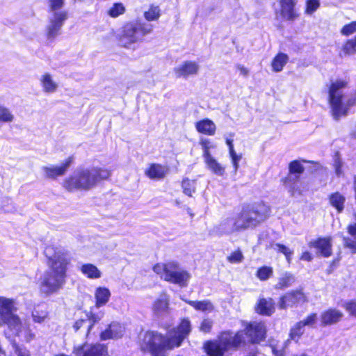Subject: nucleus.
Masks as SVG:
<instances>
[{
  "label": "nucleus",
  "instance_id": "obj_41",
  "mask_svg": "<svg viewBox=\"0 0 356 356\" xmlns=\"http://www.w3.org/2000/svg\"><path fill=\"white\" fill-rule=\"evenodd\" d=\"M196 183L194 180H190L188 179H183L181 186L183 188V193L191 197L193 193L195 191Z\"/></svg>",
  "mask_w": 356,
  "mask_h": 356
},
{
  "label": "nucleus",
  "instance_id": "obj_26",
  "mask_svg": "<svg viewBox=\"0 0 356 356\" xmlns=\"http://www.w3.org/2000/svg\"><path fill=\"white\" fill-rule=\"evenodd\" d=\"M199 65L193 61L184 62L179 67V76L187 78L195 75L199 70Z\"/></svg>",
  "mask_w": 356,
  "mask_h": 356
},
{
  "label": "nucleus",
  "instance_id": "obj_63",
  "mask_svg": "<svg viewBox=\"0 0 356 356\" xmlns=\"http://www.w3.org/2000/svg\"><path fill=\"white\" fill-rule=\"evenodd\" d=\"M34 338V334L29 331V334L26 335V339L28 341L33 339Z\"/></svg>",
  "mask_w": 356,
  "mask_h": 356
},
{
  "label": "nucleus",
  "instance_id": "obj_25",
  "mask_svg": "<svg viewBox=\"0 0 356 356\" xmlns=\"http://www.w3.org/2000/svg\"><path fill=\"white\" fill-rule=\"evenodd\" d=\"M256 311L259 314L270 316L275 311L274 302L273 299H259L256 307Z\"/></svg>",
  "mask_w": 356,
  "mask_h": 356
},
{
  "label": "nucleus",
  "instance_id": "obj_8",
  "mask_svg": "<svg viewBox=\"0 0 356 356\" xmlns=\"http://www.w3.org/2000/svg\"><path fill=\"white\" fill-rule=\"evenodd\" d=\"M67 18V12H48L45 34L49 41H53L60 35L62 28Z\"/></svg>",
  "mask_w": 356,
  "mask_h": 356
},
{
  "label": "nucleus",
  "instance_id": "obj_19",
  "mask_svg": "<svg viewBox=\"0 0 356 356\" xmlns=\"http://www.w3.org/2000/svg\"><path fill=\"white\" fill-rule=\"evenodd\" d=\"M124 327L116 322L111 323L108 327L101 333L102 340H107L121 337L123 335Z\"/></svg>",
  "mask_w": 356,
  "mask_h": 356
},
{
  "label": "nucleus",
  "instance_id": "obj_57",
  "mask_svg": "<svg viewBox=\"0 0 356 356\" xmlns=\"http://www.w3.org/2000/svg\"><path fill=\"white\" fill-rule=\"evenodd\" d=\"M238 71L240 72V74L244 77H247L249 75V70L245 66L238 64L236 66Z\"/></svg>",
  "mask_w": 356,
  "mask_h": 356
},
{
  "label": "nucleus",
  "instance_id": "obj_59",
  "mask_svg": "<svg viewBox=\"0 0 356 356\" xmlns=\"http://www.w3.org/2000/svg\"><path fill=\"white\" fill-rule=\"evenodd\" d=\"M334 166L336 174L338 176H340L342 173V170H341L342 163L339 159H335Z\"/></svg>",
  "mask_w": 356,
  "mask_h": 356
},
{
  "label": "nucleus",
  "instance_id": "obj_14",
  "mask_svg": "<svg viewBox=\"0 0 356 356\" xmlns=\"http://www.w3.org/2000/svg\"><path fill=\"white\" fill-rule=\"evenodd\" d=\"M153 312L158 318H163L170 314L169 298L165 294L161 295L153 304Z\"/></svg>",
  "mask_w": 356,
  "mask_h": 356
},
{
  "label": "nucleus",
  "instance_id": "obj_34",
  "mask_svg": "<svg viewBox=\"0 0 356 356\" xmlns=\"http://www.w3.org/2000/svg\"><path fill=\"white\" fill-rule=\"evenodd\" d=\"M15 119L13 111L5 105L0 104V124L12 123Z\"/></svg>",
  "mask_w": 356,
  "mask_h": 356
},
{
  "label": "nucleus",
  "instance_id": "obj_40",
  "mask_svg": "<svg viewBox=\"0 0 356 356\" xmlns=\"http://www.w3.org/2000/svg\"><path fill=\"white\" fill-rule=\"evenodd\" d=\"M273 274V268L270 266H264L257 270L256 275L257 278L261 281H266L271 277Z\"/></svg>",
  "mask_w": 356,
  "mask_h": 356
},
{
  "label": "nucleus",
  "instance_id": "obj_10",
  "mask_svg": "<svg viewBox=\"0 0 356 356\" xmlns=\"http://www.w3.org/2000/svg\"><path fill=\"white\" fill-rule=\"evenodd\" d=\"M296 5L297 0H279L275 9L277 18L286 21L296 20L299 17Z\"/></svg>",
  "mask_w": 356,
  "mask_h": 356
},
{
  "label": "nucleus",
  "instance_id": "obj_51",
  "mask_svg": "<svg viewBox=\"0 0 356 356\" xmlns=\"http://www.w3.org/2000/svg\"><path fill=\"white\" fill-rule=\"evenodd\" d=\"M191 278V275L185 270H179V287L185 286Z\"/></svg>",
  "mask_w": 356,
  "mask_h": 356
},
{
  "label": "nucleus",
  "instance_id": "obj_28",
  "mask_svg": "<svg viewBox=\"0 0 356 356\" xmlns=\"http://www.w3.org/2000/svg\"><path fill=\"white\" fill-rule=\"evenodd\" d=\"M40 83L42 90L46 93H54L58 88V84L52 79L49 73H46L41 76Z\"/></svg>",
  "mask_w": 356,
  "mask_h": 356
},
{
  "label": "nucleus",
  "instance_id": "obj_29",
  "mask_svg": "<svg viewBox=\"0 0 356 356\" xmlns=\"http://www.w3.org/2000/svg\"><path fill=\"white\" fill-rule=\"evenodd\" d=\"M295 282V277L293 274L285 272L279 278L277 283L275 285V289L283 290L290 287Z\"/></svg>",
  "mask_w": 356,
  "mask_h": 356
},
{
  "label": "nucleus",
  "instance_id": "obj_38",
  "mask_svg": "<svg viewBox=\"0 0 356 356\" xmlns=\"http://www.w3.org/2000/svg\"><path fill=\"white\" fill-rule=\"evenodd\" d=\"M270 248L275 251L283 254L285 256L288 263H291V256L293 252L288 247L281 243H273L270 245Z\"/></svg>",
  "mask_w": 356,
  "mask_h": 356
},
{
  "label": "nucleus",
  "instance_id": "obj_18",
  "mask_svg": "<svg viewBox=\"0 0 356 356\" xmlns=\"http://www.w3.org/2000/svg\"><path fill=\"white\" fill-rule=\"evenodd\" d=\"M168 173V168L158 163H152L145 170V174L151 179H162Z\"/></svg>",
  "mask_w": 356,
  "mask_h": 356
},
{
  "label": "nucleus",
  "instance_id": "obj_6",
  "mask_svg": "<svg viewBox=\"0 0 356 356\" xmlns=\"http://www.w3.org/2000/svg\"><path fill=\"white\" fill-rule=\"evenodd\" d=\"M244 342L242 332H238L234 335L229 332L222 333L218 340L208 341L204 344V348L209 356H223L229 348H237Z\"/></svg>",
  "mask_w": 356,
  "mask_h": 356
},
{
  "label": "nucleus",
  "instance_id": "obj_9",
  "mask_svg": "<svg viewBox=\"0 0 356 356\" xmlns=\"http://www.w3.org/2000/svg\"><path fill=\"white\" fill-rule=\"evenodd\" d=\"M153 270L161 279L170 283H178V264L177 261L156 264L153 267Z\"/></svg>",
  "mask_w": 356,
  "mask_h": 356
},
{
  "label": "nucleus",
  "instance_id": "obj_24",
  "mask_svg": "<svg viewBox=\"0 0 356 356\" xmlns=\"http://www.w3.org/2000/svg\"><path fill=\"white\" fill-rule=\"evenodd\" d=\"M95 308L105 305L109 300L111 292L106 287H97L95 291Z\"/></svg>",
  "mask_w": 356,
  "mask_h": 356
},
{
  "label": "nucleus",
  "instance_id": "obj_7",
  "mask_svg": "<svg viewBox=\"0 0 356 356\" xmlns=\"http://www.w3.org/2000/svg\"><path fill=\"white\" fill-rule=\"evenodd\" d=\"M152 24L141 22H131L125 24L122 28L120 42L121 44L129 48L134 43L143 40V37L152 32Z\"/></svg>",
  "mask_w": 356,
  "mask_h": 356
},
{
  "label": "nucleus",
  "instance_id": "obj_61",
  "mask_svg": "<svg viewBox=\"0 0 356 356\" xmlns=\"http://www.w3.org/2000/svg\"><path fill=\"white\" fill-rule=\"evenodd\" d=\"M229 153L231 159L238 155L235 152L234 147H230V148L229 149Z\"/></svg>",
  "mask_w": 356,
  "mask_h": 356
},
{
  "label": "nucleus",
  "instance_id": "obj_30",
  "mask_svg": "<svg viewBox=\"0 0 356 356\" xmlns=\"http://www.w3.org/2000/svg\"><path fill=\"white\" fill-rule=\"evenodd\" d=\"M104 316V312L102 310L97 312H94V308L92 307L90 311L86 314V318L89 325H87V334L91 330L92 326L99 323Z\"/></svg>",
  "mask_w": 356,
  "mask_h": 356
},
{
  "label": "nucleus",
  "instance_id": "obj_37",
  "mask_svg": "<svg viewBox=\"0 0 356 356\" xmlns=\"http://www.w3.org/2000/svg\"><path fill=\"white\" fill-rule=\"evenodd\" d=\"M305 168L300 161L295 160L289 164V174L287 175L299 176L304 172Z\"/></svg>",
  "mask_w": 356,
  "mask_h": 356
},
{
  "label": "nucleus",
  "instance_id": "obj_17",
  "mask_svg": "<svg viewBox=\"0 0 356 356\" xmlns=\"http://www.w3.org/2000/svg\"><path fill=\"white\" fill-rule=\"evenodd\" d=\"M309 248H316L324 257H328L332 254L331 238H319L316 241L309 243Z\"/></svg>",
  "mask_w": 356,
  "mask_h": 356
},
{
  "label": "nucleus",
  "instance_id": "obj_55",
  "mask_svg": "<svg viewBox=\"0 0 356 356\" xmlns=\"http://www.w3.org/2000/svg\"><path fill=\"white\" fill-rule=\"evenodd\" d=\"M346 308L351 315L356 316V300L346 303Z\"/></svg>",
  "mask_w": 356,
  "mask_h": 356
},
{
  "label": "nucleus",
  "instance_id": "obj_20",
  "mask_svg": "<svg viewBox=\"0 0 356 356\" xmlns=\"http://www.w3.org/2000/svg\"><path fill=\"white\" fill-rule=\"evenodd\" d=\"M16 303L13 299L0 297V317L7 318L17 312Z\"/></svg>",
  "mask_w": 356,
  "mask_h": 356
},
{
  "label": "nucleus",
  "instance_id": "obj_12",
  "mask_svg": "<svg viewBox=\"0 0 356 356\" xmlns=\"http://www.w3.org/2000/svg\"><path fill=\"white\" fill-rule=\"evenodd\" d=\"M306 301L307 298L302 290H294L286 293L280 298L278 307L280 309H285L289 307L304 303Z\"/></svg>",
  "mask_w": 356,
  "mask_h": 356
},
{
  "label": "nucleus",
  "instance_id": "obj_11",
  "mask_svg": "<svg viewBox=\"0 0 356 356\" xmlns=\"http://www.w3.org/2000/svg\"><path fill=\"white\" fill-rule=\"evenodd\" d=\"M73 354L74 356H109L107 347L101 343H86L74 346Z\"/></svg>",
  "mask_w": 356,
  "mask_h": 356
},
{
  "label": "nucleus",
  "instance_id": "obj_58",
  "mask_svg": "<svg viewBox=\"0 0 356 356\" xmlns=\"http://www.w3.org/2000/svg\"><path fill=\"white\" fill-rule=\"evenodd\" d=\"M242 158V155L241 154H238L235 157H233L231 159L232 160V165H233V167H234V172H236L238 169V167H239V161H241Z\"/></svg>",
  "mask_w": 356,
  "mask_h": 356
},
{
  "label": "nucleus",
  "instance_id": "obj_60",
  "mask_svg": "<svg viewBox=\"0 0 356 356\" xmlns=\"http://www.w3.org/2000/svg\"><path fill=\"white\" fill-rule=\"evenodd\" d=\"M300 259L304 260V261H310L312 259V256L309 252L305 251V252H302V254L300 257Z\"/></svg>",
  "mask_w": 356,
  "mask_h": 356
},
{
  "label": "nucleus",
  "instance_id": "obj_32",
  "mask_svg": "<svg viewBox=\"0 0 356 356\" xmlns=\"http://www.w3.org/2000/svg\"><path fill=\"white\" fill-rule=\"evenodd\" d=\"M356 54V35L347 40L341 47V56H348Z\"/></svg>",
  "mask_w": 356,
  "mask_h": 356
},
{
  "label": "nucleus",
  "instance_id": "obj_46",
  "mask_svg": "<svg viewBox=\"0 0 356 356\" xmlns=\"http://www.w3.org/2000/svg\"><path fill=\"white\" fill-rule=\"evenodd\" d=\"M124 7L122 3H116L108 10V15L112 17H117L124 13Z\"/></svg>",
  "mask_w": 356,
  "mask_h": 356
},
{
  "label": "nucleus",
  "instance_id": "obj_43",
  "mask_svg": "<svg viewBox=\"0 0 356 356\" xmlns=\"http://www.w3.org/2000/svg\"><path fill=\"white\" fill-rule=\"evenodd\" d=\"M144 16L147 21L158 19L160 17V9L159 6H151L149 10L145 12Z\"/></svg>",
  "mask_w": 356,
  "mask_h": 356
},
{
  "label": "nucleus",
  "instance_id": "obj_54",
  "mask_svg": "<svg viewBox=\"0 0 356 356\" xmlns=\"http://www.w3.org/2000/svg\"><path fill=\"white\" fill-rule=\"evenodd\" d=\"M87 325H89L87 318L79 319L75 322L74 329L75 331H78L81 327H85L87 330Z\"/></svg>",
  "mask_w": 356,
  "mask_h": 356
},
{
  "label": "nucleus",
  "instance_id": "obj_31",
  "mask_svg": "<svg viewBox=\"0 0 356 356\" xmlns=\"http://www.w3.org/2000/svg\"><path fill=\"white\" fill-rule=\"evenodd\" d=\"M81 272L90 279H98L101 277L100 270L93 264H83L80 268Z\"/></svg>",
  "mask_w": 356,
  "mask_h": 356
},
{
  "label": "nucleus",
  "instance_id": "obj_35",
  "mask_svg": "<svg viewBox=\"0 0 356 356\" xmlns=\"http://www.w3.org/2000/svg\"><path fill=\"white\" fill-rule=\"evenodd\" d=\"M200 145L202 149L203 159L211 156L210 150L216 147V145L210 139L205 138H200Z\"/></svg>",
  "mask_w": 356,
  "mask_h": 356
},
{
  "label": "nucleus",
  "instance_id": "obj_33",
  "mask_svg": "<svg viewBox=\"0 0 356 356\" xmlns=\"http://www.w3.org/2000/svg\"><path fill=\"white\" fill-rule=\"evenodd\" d=\"M289 57L284 53H279L272 60L271 66L275 72H281L288 63Z\"/></svg>",
  "mask_w": 356,
  "mask_h": 356
},
{
  "label": "nucleus",
  "instance_id": "obj_56",
  "mask_svg": "<svg viewBox=\"0 0 356 356\" xmlns=\"http://www.w3.org/2000/svg\"><path fill=\"white\" fill-rule=\"evenodd\" d=\"M13 347L17 356H30L29 350L26 348H19L15 343L13 344Z\"/></svg>",
  "mask_w": 356,
  "mask_h": 356
},
{
  "label": "nucleus",
  "instance_id": "obj_50",
  "mask_svg": "<svg viewBox=\"0 0 356 356\" xmlns=\"http://www.w3.org/2000/svg\"><path fill=\"white\" fill-rule=\"evenodd\" d=\"M244 257L241 250H236L227 257V261L232 264L240 263L243 261Z\"/></svg>",
  "mask_w": 356,
  "mask_h": 356
},
{
  "label": "nucleus",
  "instance_id": "obj_49",
  "mask_svg": "<svg viewBox=\"0 0 356 356\" xmlns=\"http://www.w3.org/2000/svg\"><path fill=\"white\" fill-rule=\"evenodd\" d=\"M320 6L318 0H307L305 13L308 15L313 14Z\"/></svg>",
  "mask_w": 356,
  "mask_h": 356
},
{
  "label": "nucleus",
  "instance_id": "obj_47",
  "mask_svg": "<svg viewBox=\"0 0 356 356\" xmlns=\"http://www.w3.org/2000/svg\"><path fill=\"white\" fill-rule=\"evenodd\" d=\"M340 33L342 35L349 36L356 33V21L351 22L345 24L341 29Z\"/></svg>",
  "mask_w": 356,
  "mask_h": 356
},
{
  "label": "nucleus",
  "instance_id": "obj_64",
  "mask_svg": "<svg viewBox=\"0 0 356 356\" xmlns=\"http://www.w3.org/2000/svg\"><path fill=\"white\" fill-rule=\"evenodd\" d=\"M273 353L275 355V356H282V353H280L277 350H276L275 348H273Z\"/></svg>",
  "mask_w": 356,
  "mask_h": 356
},
{
  "label": "nucleus",
  "instance_id": "obj_53",
  "mask_svg": "<svg viewBox=\"0 0 356 356\" xmlns=\"http://www.w3.org/2000/svg\"><path fill=\"white\" fill-rule=\"evenodd\" d=\"M317 315L316 314H312L309 315L305 319L300 321V323H303V326H312L316 321Z\"/></svg>",
  "mask_w": 356,
  "mask_h": 356
},
{
  "label": "nucleus",
  "instance_id": "obj_62",
  "mask_svg": "<svg viewBox=\"0 0 356 356\" xmlns=\"http://www.w3.org/2000/svg\"><path fill=\"white\" fill-rule=\"evenodd\" d=\"M226 143L228 145L229 149L230 148V147H234L232 139L226 138Z\"/></svg>",
  "mask_w": 356,
  "mask_h": 356
},
{
  "label": "nucleus",
  "instance_id": "obj_13",
  "mask_svg": "<svg viewBox=\"0 0 356 356\" xmlns=\"http://www.w3.org/2000/svg\"><path fill=\"white\" fill-rule=\"evenodd\" d=\"M245 330L248 341L251 343H258L265 339L266 330L261 322L248 323Z\"/></svg>",
  "mask_w": 356,
  "mask_h": 356
},
{
  "label": "nucleus",
  "instance_id": "obj_16",
  "mask_svg": "<svg viewBox=\"0 0 356 356\" xmlns=\"http://www.w3.org/2000/svg\"><path fill=\"white\" fill-rule=\"evenodd\" d=\"M72 161V158L69 157L64 163L60 166H43L42 170L44 172L46 177L54 179L56 177L61 176L65 173L67 168Z\"/></svg>",
  "mask_w": 356,
  "mask_h": 356
},
{
  "label": "nucleus",
  "instance_id": "obj_23",
  "mask_svg": "<svg viewBox=\"0 0 356 356\" xmlns=\"http://www.w3.org/2000/svg\"><path fill=\"white\" fill-rule=\"evenodd\" d=\"M195 128L199 133L208 136H213L216 130L215 123L209 119H204L197 122Z\"/></svg>",
  "mask_w": 356,
  "mask_h": 356
},
{
  "label": "nucleus",
  "instance_id": "obj_5",
  "mask_svg": "<svg viewBox=\"0 0 356 356\" xmlns=\"http://www.w3.org/2000/svg\"><path fill=\"white\" fill-rule=\"evenodd\" d=\"M347 81L337 79L331 81L328 91V102L332 118L338 121L342 117L348 115L350 108L356 105V99L345 97L343 89L347 86Z\"/></svg>",
  "mask_w": 356,
  "mask_h": 356
},
{
  "label": "nucleus",
  "instance_id": "obj_36",
  "mask_svg": "<svg viewBox=\"0 0 356 356\" xmlns=\"http://www.w3.org/2000/svg\"><path fill=\"white\" fill-rule=\"evenodd\" d=\"M330 202L332 207L337 209L338 212H341L343 209L345 197L337 192L330 196Z\"/></svg>",
  "mask_w": 356,
  "mask_h": 356
},
{
  "label": "nucleus",
  "instance_id": "obj_44",
  "mask_svg": "<svg viewBox=\"0 0 356 356\" xmlns=\"http://www.w3.org/2000/svg\"><path fill=\"white\" fill-rule=\"evenodd\" d=\"M65 0H48L49 11L48 12H67L63 10Z\"/></svg>",
  "mask_w": 356,
  "mask_h": 356
},
{
  "label": "nucleus",
  "instance_id": "obj_4",
  "mask_svg": "<svg viewBox=\"0 0 356 356\" xmlns=\"http://www.w3.org/2000/svg\"><path fill=\"white\" fill-rule=\"evenodd\" d=\"M178 346V330L173 327L166 337L157 332L148 331L140 334V348L152 356H165V351Z\"/></svg>",
  "mask_w": 356,
  "mask_h": 356
},
{
  "label": "nucleus",
  "instance_id": "obj_2",
  "mask_svg": "<svg viewBox=\"0 0 356 356\" xmlns=\"http://www.w3.org/2000/svg\"><path fill=\"white\" fill-rule=\"evenodd\" d=\"M268 208L264 204L243 208L235 218H227L219 225L221 233L229 234L235 231L254 227L267 217Z\"/></svg>",
  "mask_w": 356,
  "mask_h": 356
},
{
  "label": "nucleus",
  "instance_id": "obj_15",
  "mask_svg": "<svg viewBox=\"0 0 356 356\" xmlns=\"http://www.w3.org/2000/svg\"><path fill=\"white\" fill-rule=\"evenodd\" d=\"M282 182L288 192L292 195H300L304 191V187L300 181L299 176L287 175L282 179Z\"/></svg>",
  "mask_w": 356,
  "mask_h": 356
},
{
  "label": "nucleus",
  "instance_id": "obj_42",
  "mask_svg": "<svg viewBox=\"0 0 356 356\" xmlns=\"http://www.w3.org/2000/svg\"><path fill=\"white\" fill-rule=\"evenodd\" d=\"M191 324L188 319H183L179 323V345L181 341L190 333Z\"/></svg>",
  "mask_w": 356,
  "mask_h": 356
},
{
  "label": "nucleus",
  "instance_id": "obj_39",
  "mask_svg": "<svg viewBox=\"0 0 356 356\" xmlns=\"http://www.w3.org/2000/svg\"><path fill=\"white\" fill-rule=\"evenodd\" d=\"M188 303L197 310L210 312L213 309L212 303L209 300L189 301Z\"/></svg>",
  "mask_w": 356,
  "mask_h": 356
},
{
  "label": "nucleus",
  "instance_id": "obj_45",
  "mask_svg": "<svg viewBox=\"0 0 356 356\" xmlns=\"http://www.w3.org/2000/svg\"><path fill=\"white\" fill-rule=\"evenodd\" d=\"M303 323L298 322L293 327L290 332V338L292 340H298L304 332Z\"/></svg>",
  "mask_w": 356,
  "mask_h": 356
},
{
  "label": "nucleus",
  "instance_id": "obj_21",
  "mask_svg": "<svg viewBox=\"0 0 356 356\" xmlns=\"http://www.w3.org/2000/svg\"><path fill=\"white\" fill-rule=\"evenodd\" d=\"M343 316V314L337 309H330L321 314V323L323 325H331L339 322Z\"/></svg>",
  "mask_w": 356,
  "mask_h": 356
},
{
  "label": "nucleus",
  "instance_id": "obj_52",
  "mask_svg": "<svg viewBox=\"0 0 356 356\" xmlns=\"http://www.w3.org/2000/svg\"><path fill=\"white\" fill-rule=\"evenodd\" d=\"M213 321L209 318H206L201 323L200 330L203 332L207 333L211 331Z\"/></svg>",
  "mask_w": 356,
  "mask_h": 356
},
{
  "label": "nucleus",
  "instance_id": "obj_3",
  "mask_svg": "<svg viewBox=\"0 0 356 356\" xmlns=\"http://www.w3.org/2000/svg\"><path fill=\"white\" fill-rule=\"evenodd\" d=\"M109 176L110 172L105 169L79 168L64 180L63 187L68 191H88Z\"/></svg>",
  "mask_w": 356,
  "mask_h": 356
},
{
  "label": "nucleus",
  "instance_id": "obj_22",
  "mask_svg": "<svg viewBox=\"0 0 356 356\" xmlns=\"http://www.w3.org/2000/svg\"><path fill=\"white\" fill-rule=\"evenodd\" d=\"M206 168L216 176L222 177L225 175V168L219 163L213 156L204 159Z\"/></svg>",
  "mask_w": 356,
  "mask_h": 356
},
{
  "label": "nucleus",
  "instance_id": "obj_27",
  "mask_svg": "<svg viewBox=\"0 0 356 356\" xmlns=\"http://www.w3.org/2000/svg\"><path fill=\"white\" fill-rule=\"evenodd\" d=\"M8 325L10 330L16 335H18L22 330V322L20 318L15 314L8 316L7 318L1 319Z\"/></svg>",
  "mask_w": 356,
  "mask_h": 356
},
{
  "label": "nucleus",
  "instance_id": "obj_1",
  "mask_svg": "<svg viewBox=\"0 0 356 356\" xmlns=\"http://www.w3.org/2000/svg\"><path fill=\"white\" fill-rule=\"evenodd\" d=\"M52 248H47L44 254L49 258V270L41 278L40 285L42 293L50 295L63 288L65 283L67 266L70 259L66 253L58 252L51 255Z\"/></svg>",
  "mask_w": 356,
  "mask_h": 356
},
{
  "label": "nucleus",
  "instance_id": "obj_48",
  "mask_svg": "<svg viewBox=\"0 0 356 356\" xmlns=\"http://www.w3.org/2000/svg\"><path fill=\"white\" fill-rule=\"evenodd\" d=\"M33 320L35 323H42L47 317V312L44 310L35 309L32 312Z\"/></svg>",
  "mask_w": 356,
  "mask_h": 356
}]
</instances>
